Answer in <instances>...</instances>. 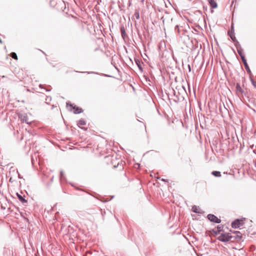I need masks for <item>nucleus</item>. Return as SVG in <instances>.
Segmentation results:
<instances>
[{
  "label": "nucleus",
  "mask_w": 256,
  "mask_h": 256,
  "mask_svg": "<svg viewBox=\"0 0 256 256\" xmlns=\"http://www.w3.org/2000/svg\"><path fill=\"white\" fill-rule=\"evenodd\" d=\"M176 28H178V26H176L175 28V30H176Z\"/></svg>",
  "instance_id": "obj_32"
},
{
  "label": "nucleus",
  "mask_w": 256,
  "mask_h": 256,
  "mask_svg": "<svg viewBox=\"0 0 256 256\" xmlns=\"http://www.w3.org/2000/svg\"><path fill=\"white\" fill-rule=\"evenodd\" d=\"M86 124V121L83 119L80 120L78 122V126L80 127V126H84Z\"/></svg>",
  "instance_id": "obj_13"
},
{
  "label": "nucleus",
  "mask_w": 256,
  "mask_h": 256,
  "mask_svg": "<svg viewBox=\"0 0 256 256\" xmlns=\"http://www.w3.org/2000/svg\"><path fill=\"white\" fill-rule=\"evenodd\" d=\"M173 92H174V95L176 96V97L178 98L177 100H174V101L177 102V101L179 100H180V98L178 97V96L176 95V92L174 90H173Z\"/></svg>",
  "instance_id": "obj_26"
},
{
  "label": "nucleus",
  "mask_w": 256,
  "mask_h": 256,
  "mask_svg": "<svg viewBox=\"0 0 256 256\" xmlns=\"http://www.w3.org/2000/svg\"><path fill=\"white\" fill-rule=\"evenodd\" d=\"M12 178H10V182H12Z\"/></svg>",
  "instance_id": "obj_33"
},
{
  "label": "nucleus",
  "mask_w": 256,
  "mask_h": 256,
  "mask_svg": "<svg viewBox=\"0 0 256 256\" xmlns=\"http://www.w3.org/2000/svg\"><path fill=\"white\" fill-rule=\"evenodd\" d=\"M10 56L14 59V60H18V56L16 55V54L14 52H12L10 54Z\"/></svg>",
  "instance_id": "obj_19"
},
{
  "label": "nucleus",
  "mask_w": 256,
  "mask_h": 256,
  "mask_svg": "<svg viewBox=\"0 0 256 256\" xmlns=\"http://www.w3.org/2000/svg\"><path fill=\"white\" fill-rule=\"evenodd\" d=\"M236 50H237V52L240 56H244V54H242L243 50L242 48H237Z\"/></svg>",
  "instance_id": "obj_20"
},
{
  "label": "nucleus",
  "mask_w": 256,
  "mask_h": 256,
  "mask_svg": "<svg viewBox=\"0 0 256 256\" xmlns=\"http://www.w3.org/2000/svg\"><path fill=\"white\" fill-rule=\"evenodd\" d=\"M244 68H245L248 74H249L250 75L251 74L252 72H251V70L249 68V66H248V63L244 64Z\"/></svg>",
  "instance_id": "obj_14"
},
{
  "label": "nucleus",
  "mask_w": 256,
  "mask_h": 256,
  "mask_svg": "<svg viewBox=\"0 0 256 256\" xmlns=\"http://www.w3.org/2000/svg\"><path fill=\"white\" fill-rule=\"evenodd\" d=\"M228 35L229 36L230 38L232 39V40L233 41V42H235V40L236 41V39L235 37V36H234V32L232 31V32H228Z\"/></svg>",
  "instance_id": "obj_10"
},
{
  "label": "nucleus",
  "mask_w": 256,
  "mask_h": 256,
  "mask_svg": "<svg viewBox=\"0 0 256 256\" xmlns=\"http://www.w3.org/2000/svg\"><path fill=\"white\" fill-rule=\"evenodd\" d=\"M236 90L241 92V93H242L244 92L242 89V88L240 84H236Z\"/></svg>",
  "instance_id": "obj_17"
},
{
  "label": "nucleus",
  "mask_w": 256,
  "mask_h": 256,
  "mask_svg": "<svg viewBox=\"0 0 256 256\" xmlns=\"http://www.w3.org/2000/svg\"><path fill=\"white\" fill-rule=\"evenodd\" d=\"M208 219L212 222L219 224L221 220L213 214H208L207 216Z\"/></svg>",
  "instance_id": "obj_3"
},
{
  "label": "nucleus",
  "mask_w": 256,
  "mask_h": 256,
  "mask_svg": "<svg viewBox=\"0 0 256 256\" xmlns=\"http://www.w3.org/2000/svg\"><path fill=\"white\" fill-rule=\"evenodd\" d=\"M233 237L230 233H222L218 237V240L222 242L232 241Z\"/></svg>",
  "instance_id": "obj_1"
},
{
  "label": "nucleus",
  "mask_w": 256,
  "mask_h": 256,
  "mask_svg": "<svg viewBox=\"0 0 256 256\" xmlns=\"http://www.w3.org/2000/svg\"><path fill=\"white\" fill-rule=\"evenodd\" d=\"M134 61H135V62H136V64L138 66L139 70H140L141 72H142L143 68H142V64H143V62H142L140 60L138 59H135Z\"/></svg>",
  "instance_id": "obj_8"
},
{
  "label": "nucleus",
  "mask_w": 256,
  "mask_h": 256,
  "mask_svg": "<svg viewBox=\"0 0 256 256\" xmlns=\"http://www.w3.org/2000/svg\"><path fill=\"white\" fill-rule=\"evenodd\" d=\"M212 174L216 177H220L221 176L220 172L219 171H213Z\"/></svg>",
  "instance_id": "obj_15"
},
{
  "label": "nucleus",
  "mask_w": 256,
  "mask_h": 256,
  "mask_svg": "<svg viewBox=\"0 0 256 256\" xmlns=\"http://www.w3.org/2000/svg\"><path fill=\"white\" fill-rule=\"evenodd\" d=\"M70 106L74 110V114H79L83 112L82 108L76 106L74 105V104H70Z\"/></svg>",
  "instance_id": "obj_4"
},
{
  "label": "nucleus",
  "mask_w": 256,
  "mask_h": 256,
  "mask_svg": "<svg viewBox=\"0 0 256 256\" xmlns=\"http://www.w3.org/2000/svg\"><path fill=\"white\" fill-rule=\"evenodd\" d=\"M60 179L62 180H65V176H64V174L62 171H60Z\"/></svg>",
  "instance_id": "obj_22"
},
{
  "label": "nucleus",
  "mask_w": 256,
  "mask_h": 256,
  "mask_svg": "<svg viewBox=\"0 0 256 256\" xmlns=\"http://www.w3.org/2000/svg\"><path fill=\"white\" fill-rule=\"evenodd\" d=\"M120 32H121L122 36L124 39V37L126 36V34L125 28L124 26H122L120 28Z\"/></svg>",
  "instance_id": "obj_12"
},
{
  "label": "nucleus",
  "mask_w": 256,
  "mask_h": 256,
  "mask_svg": "<svg viewBox=\"0 0 256 256\" xmlns=\"http://www.w3.org/2000/svg\"><path fill=\"white\" fill-rule=\"evenodd\" d=\"M17 173L18 174V178L21 179L22 178V177L20 176V174L18 173V171H17Z\"/></svg>",
  "instance_id": "obj_28"
},
{
  "label": "nucleus",
  "mask_w": 256,
  "mask_h": 256,
  "mask_svg": "<svg viewBox=\"0 0 256 256\" xmlns=\"http://www.w3.org/2000/svg\"><path fill=\"white\" fill-rule=\"evenodd\" d=\"M69 105L68 102H66V106H68Z\"/></svg>",
  "instance_id": "obj_34"
},
{
  "label": "nucleus",
  "mask_w": 256,
  "mask_h": 256,
  "mask_svg": "<svg viewBox=\"0 0 256 256\" xmlns=\"http://www.w3.org/2000/svg\"><path fill=\"white\" fill-rule=\"evenodd\" d=\"M240 58H241L244 64L247 63L246 60L244 55L241 56Z\"/></svg>",
  "instance_id": "obj_23"
},
{
  "label": "nucleus",
  "mask_w": 256,
  "mask_h": 256,
  "mask_svg": "<svg viewBox=\"0 0 256 256\" xmlns=\"http://www.w3.org/2000/svg\"><path fill=\"white\" fill-rule=\"evenodd\" d=\"M188 70H189V72H190V70H191V68H190V64H188Z\"/></svg>",
  "instance_id": "obj_30"
},
{
  "label": "nucleus",
  "mask_w": 256,
  "mask_h": 256,
  "mask_svg": "<svg viewBox=\"0 0 256 256\" xmlns=\"http://www.w3.org/2000/svg\"><path fill=\"white\" fill-rule=\"evenodd\" d=\"M133 16L136 18V20H138L140 18V14L138 10H136Z\"/></svg>",
  "instance_id": "obj_18"
},
{
  "label": "nucleus",
  "mask_w": 256,
  "mask_h": 256,
  "mask_svg": "<svg viewBox=\"0 0 256 256\" xmlns=\"http://www.w3.org/2000/svg\"><path fill=\"white\" fill-rule=\"evenodd\" d=\"M19 118L21 119L22 122H25L27 124H30V122L28 120V116L24 114H20L19 115Z\"/></svg>",
  "instance_id": "obj_7"
},
{
  "label": "nucleus",
  "mask_w": 256,
  "mask_h": 256,
  "mask_svg": "<svg viewBox=\"0 0 256 256\" xmlns=\"http://www.w3.org/2000/svg\"><path fill=\"white\" fill-rule=\"evenodd\" d=\"M243 220L240 219H236L232 222V228H237L243 225Z\"/></svg>",
  "instance_id": "obj_2"
},
{
  "label": "nucleus",
  "mask_w": 256,
  "mask_h": 256,
  "mask_svg": "<svg viewBox=\"0 0 256 256\" xmlns=\"http://www.w3.org/2000/svg\"><path fill=\"white\" fill-rule=\"evenodd\" d=\"M39 87L40 88L44 90L46 92H48V90L45 88L44 87V86L42 84H40L39 85Z\"/></svg>",
  "instance_id": "obj_24"
},
{
  "label": "nucleus",
  "mask_w": 256,
  "mask_h": 256,
  "mask_svg": "<svg viewBox=\"0 0 256 256\" xmlns=\"http://www.w3.org/2000/svg\"><path fill=\"white\" fill-rule=\"evenodd\" d=\"M234 234L232 235V236L233 237L232 241H234V240H240L241 239V236L240 234V232L238 231H234Z\"/></svg>",
  "instance_id": "obj_5"
},
{
  "label": "nucleus",
  "mask_w": 256,
  "mask_h": 256,
  "mask_svg": "<svg viewBox=\"0 0 256 256\" xmlns=\"http://www.w3.org/2000/svg\"><path fill=\"white\" fill-rule=\"evenodd\" d=\"M209 4L212 8H216L218 7V4L214 0H208Z\"/></svg>",
  "instance_id": "obj_9"
},
{
  "label": "nucleus",
  "mask_w": 256,
  "mask_h": 256,
  "mask_svg": "<svg viewBox=\"0 0 256 256\" xmlns=\"http://www.w3.org/2000/svg\"><path fill=\"white\" fill-rule=\"evenodd\" d=\"M252 82L253 84V86L256 88V82H255L254 80H252Z\"/></svg>",
  "instance_id": "obj_27"
},
{
  "label": "nucleus",
  "mask_w": 256,
  "mask_h": 256,
  "mask_svg": "<svg viewBox=\"0 0 256 256\" xmlns=\"http://www.w3.org/2000/svg\"><path fill=\"white\" fill-rule=\"evenodd\" d=\"M0 43L2 44V41L1 39H0Z\"/></svg>",
  "instance_id": "obj_31"
},
{
  "label": "nucleus",
  "mask_w": 256,
  "mask_h": 256,
  "mask_svg": "<svg viewBox=\"0 0 256 256\" xmlns=\"http://www.w3.org/2000/svg\"><path fill=\"white\" fill-rule=\"evenodd\" d=\"M144 0H142V2H143Z\"/></svg>",
  "instance_id": "obj_35"
},
{
  "label": "nucleus",
  "mask_w": 256,
  "mask_h": 256,
  "mask_svg": "<svg viewBox=\"0 0 256 256\" xmlns=\"http://www.w3.org/2000/svg\"><path fill=\"white\" fill-rule=\"evenodd\" d=\"M224 226L222 225H218L216 227V230H212V232L215 235H218L220 232L222 231Z\"/></svg>",
  "instance_id": "obj_6"
},
{
  "label": "nucleus",
  "mask_w": 256,
  "mask_h": 256,
  "mask_svg": "<svg viewBox=\"0 0 256 256\" xmlns=\"http://www.w3.org/2000/svg\"><path fill=\"white\" fill-rule=\"evenodd\" d=\"M234 32V24H232L231 26H230V30H229V32Z\"/></svg>",
  "instance_id": "obj_25"
},
{
  "label": "nucleus",
  "mask_w": 256,
  "mask_h": 256,
  "mask_svg": "<svg viewBox=\"0 0 256 256\" xmlns=\"http://www.w3.org/2000/svg\"><path fill=\"white\" fill-rule=\"evenodd\" d=\"M192 210L193 212L196 214H200L201 212L198 211V208L196 206H194L192 207Z\"/></svg>",
  "instance_id": "obj_16"
},
{
  "label": "nucleus",
  "mask_w": 256,
  "mask_h": 256,
  "mask_svg": "<svg viewBox=\"0 0 256 256\" xmlns=\"http://www.w3.org/2000/svg\"><path fill=\"white\" fill-rule=\"evenodd\" d=\"M16 194H17V196H18V198L20 202H21L22 204L27 202V200H25V198H24V196H22L20 194H18V193H17Z\"/></svg>",
  "instance_id": "obj_11"
},
{
  "label": "nucleus",
  "mask_w": 256,
  "mask_h": 256,
  "mask_svg": "<svg viewBox=\"0 0 256 256\" xmlns=\"http://www.w3.org/2000/svg\"><path fill=\"white\" fill-rule=\"evenodd\" d=\"M234 42V46L236 47V49L238 48H242L240 44L237 40H236V41L235 40V42Z\"/></svg>",
  "instance_id": "obj_21"
},
{
  "label": "nucleus",
  "mask_w": 256,
  "mask_h": 256,
  "mask_svg": "<svg viewBox=\"0 0 256 256\" xmlns=\"http://www.w3.org/2000/svg\"><path fill=\"white\" fill-rule=\"evenodd\" d=\"M161 180L163 181V182H168V180H165L164 178H162Z\"/></svg>",
  "instance_id": "obj_29"
}]
</instances>
